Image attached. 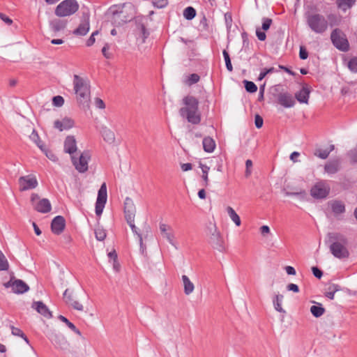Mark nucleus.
I'll return each instance as SVG.
<instances>
[{
  "mask_svg": "<svg viewBox=\"0 0 357 357\" xmlns=\"http://www.w3.org/2000/svg\"><path fill=\"white\" fill-rule=\"evenodd\" d=\"M271 24H272L271 19L266 18V17L263 18L262 19V26H261L262 29L264 31H267L270 28Z\"/></svg>",
  "mask_w": 357,
  "mask_h": 357,
  "instance_id": "603ef678",
  "label": "nucleus"
},
{
  "mask_svg": "<svg viewBox=\"0 0 357 357\" xmlns=\"http://www.w3.org/2000/svg\"><path fill=\"white\" fill-rule=\"evenodd\" d=\"M167 0H153V4L155 7L162 8L167 6Z\"/></svg>",
  "mask_w": 357,
  "mask_h": 357,
  "instance_id": "8fccbe9b",
  "label": "nucleus"
},
{
  "mask_svg": "<svg viewBox=\"0 0 357 357\" xmlns=\"http://www.w3.org/2000/svg\"><path fill=\"white\" fill-rule=\"evenodd\" d=\"M134 221L135 220H132V223H128V224L130 227L132 232L137 235V236L139 237V241L140 243L142 244V235L138 233L137 228L135 227Z\"/></svg>",
  "mask_w": 357,
  "mask_h": 357,
  "instance_id": "864d4df0",
  "label": "nucleus"
},
{
  "mask_svg": "<svg viewBox=\"0 0 357 357\" xmlns=\"http://www.w3.org/2000/svg\"><path fill=\"white\" fill-rule=\"evenodd\" d=\"M107 193L106 183H103L98 192V197L96 202V214L100 216L102 213L105 204L107 202Z\"/></svg>",
  "mask_w": 357,
  "mask_h": 357,
  "instance_id": "f8f14e48",
  "label": "nucleus"
},
{
  "mask_svg": "<svg viewBox=\"0 0 357 357\" xmlns=\"http://www.w3.org/2000/svg\"><path fill=\"white\" fill-rule=\"evenodd\" d=\"M204 150L207 153H212L215 148V142L210 137H204L202 142Z\"/></svg>",
  "mask_w": 357,
  "mask_h": 357,
  "instance_id": "c85d7f7f",
  "label": "nucleus"
},
{
  "mask_svg": "<svg viewBox=\"0 0 357 357\" xmlns=\"http://www.w3.org/2000/svg\"><path fill=\"white\" fill-rule=\"evenodd\" d=\"M75 126L74 120L68 116L63 117L60 119H56L54 122V128L59 131L69 130Z\"/></svg>",
  "mask_w": 357,
  "mask_h": 357,
  "instance_id": "dca6fc26",
  "label": "nucleus"
},
{
  "mask_svg": "<svg viewBox=\"0 0 357 357\" xmlns=\"http://www.w3.org/2000/svg\"><path fill=\"white\" fill-rule=\"evenodd\" d=\"M8 268V261L3 253L0 250V271H7Z\"/></svg>",
  "mask_w": 357,
  "mask_h": 357,
  "instance_id": "4c0bfd02",
  "label": "nucleus"
},
{
  "mask_svg": "<svg viewBox=\"0 0 357 357\" xmlns=\"http://www.w3.org/2000/svg\"><path fill=\"white\" fill-rule=\"evenodd\" d=\"M46 155V156L52 161H56L57 160L56 156L52 152L47 151L45 146H43V150H42Z\"/></svg>",
  "mask_w": 357,
  "mask_h": 357,
  "instance_id": "5fc2aeb1",
  "label": "nucleus"
},
{
  "mask_svg": "<svg viewBox=\"0 0 357 357\" xmlns=\"http://www.w3.org/2000/svg\"><path fill=\"white\" fill-rule=\"evenodd\" d=\"M312 273L317 278H321L322 277V272L320 271L317 267H312Z\"/></svg>",
  "mask_w": 357,
  "mask_h": 357,
  "instance_id": "338daca9",
  "label": "nucleus"
},
{
  "mask_svg": "<svg viewBox=\"0 0 357 357\" xmlns=\"http://www.w3.org/2000/svg\"><path fill=\"white\" fill-rule=\"evenodd\" d=\"M0 19L8 25L13 23V20L2 13H0Z\"/></svg>",
  "mask_w": 357,
  "mask_h": 357,
  "instance_id": "680f3d73",
  "label": "nucleus"
},
{
  "mask_svg": "<svg viewBox=\"0 0 357 357\" xmlns=\"http://www.w3.org/2000/svg\"><path fill=\"white\" fill-rule=\"evenodd\" d=\"M325 170L328 174H334L338 170V164L336 162H333L327 164L325 166Z\"/></svg>",
  "mask_w": 357,
  "mask_h": 357,
  "instance_id": "a19ab883",
  "label": "nucleus"
},
{
  "mask_svg": "<svg viewBox=\"0 0 357 357\" xmlns=\"http://www.w3.org/2000/svg\"><path fill=\"white\" fill-rule=\"evenodd\" d=\"M181 281L185 295L189 296L192 294L195 291V286L189 277L186 275H183L181 276Z\"/></svg>",
  "mask_w": 357,
  "mask_h": 357,
  "instance_id": "4be33fe9",
  "label": "nucleus"
},
{
  "mask_svg": "<svg viewBox=\"0 0 357 357\" xmlns=\"http://www.w3.org/2000/svg\"><path fill=\"white\" fill-rule=\"evenodd\" d=\"M50 26L52 31L59 32L66 28V22L61 20L55 19L50 22Z\"/></svg>",
  "mask_w": 357,
  "mask_h": 357,
  "instance_id": "cd10ccee",
  "label": "nucleus"
},
{
  "mask_svg": "<svg viewBox=\"0 0 357 357\" xmlns=\"http://www.w3.org/2000/svg\"><path fill=\"white\" fill-rule=\"evenodd\" d=\"M185 107L181 108L180 114L186 117L188 122L198 124L201 121L200 114L198 111V100L193 96H186L183 100Z\"/></svg>",
  "mask_w": 357,
  "mask_h": 357,
  "instance_id": "f03ea898",
  "label": "nucleus"
},
{
  "mask_svg": "<svg viewBox=\"0 0 357 357\" xmlns=\"http://www.w3.org/2000/svg\"><path fill=\"white\" fill-rule=\"evenodd\" d=\"M356 0H337V5L339 9L345 12L349 10L355 3Z\"/></svg>",
  "mask_w": 357,
  "mask_h": 357,
  "instance_id": "2f4dec72",
  "label": "nucleus"
},
{
  "mask_svg": "<svg viewBox=\"0 0 357 357\" xmlns=\"http://www.w3.org/2000/svg\"><path fill=\"white\" fill-rule=\"evenodd\" d=\"M276 71L277 70L273 67L261 70L258 77V81H261L268 74L273 73Z\"/></svg>",
  "mask_w": 357,
  "mask_h": 357,
  "instance_id": "a18cd8bd",
  "label": "nucleus"
},
{
  "mask_svg": "<svg viewBox=\"0 0 357 357\" xmlns=\"http://www.w3.org/2000/svg\"><path fill=\"white\" fill-rule=\"evenodd\" d=\"M316 155L320 158L326 159L329 155V151L327 150L319 151Z\"/></svg>",
  "mask_w": 357,
  "mask_h": 357,
  "instance_id": "052dcab7",
  "label": "nucleus"
},
{
  "mask_svg": "<svg viewBox=\"0 0 357 357\" xmlns=\"http://www.w3.org/2000/svg\"><path fill=\"white\" fill-rule=\"evenodd\" d=\"M263 119L258 114H257L255 116V126L257 128H260L262 127L263 126Z\"/></svg>",
  "mask_w": 357,
  "mask_h": 357,
  "instance_id": "6e6d98bb",
  "label": "nucleus"
},
{
  "mask_svg": "<svg viewBox=\"0 0 357 357\" xmlns=\"http://www.w3.org/2000/svg\"><path fill=\"white\" fill-rule=\"evenodd\" d=\"M58 318L59 320L64 322L69 327V328H70L75 333L81 335L80 331L76 328V326L73 323L69 321V320L66 317H65L63 315H59Z\"/></svg>",
  "mask_w": 357,
  "mask_h": 357,
  "instance_id": "e433bc0d",
  "label": "nucleus"
},
{
  "mask_svg": "<svg viewBox=\"0 0 357 357\" xmlns=\"http://www.w3.org/2000/svg\"><path fill=\"white\" fill-rule=\"evenodd\" d=\"M100 134L105 142L112 144L115 142V134L112 130L105 126H102L100 129Z\"/></svg>",
  "mask_w": 357,
  "mask_h": 357,
  "instance_id": "5701e85b",
  "label": "nucleus"
},
{
  "mask_svg": "<svg viewBox=\"0 0 357 357\" xmlns=\"http://www.w3.org/2000/svg\"><path fill=\"white\" fill-rule=\"evenodd\" d=\"M30 139L33 142L40 150H43V144L40 140L39 136L35 130H33L31 135H29Z\"/></svg>",
  "mask_w": 357,
  "mask_h": 357,
  "instance_id": "c9c22d12",
  "label": "nucleus"
},
{
  "mask_svg": "<svg viewBox=\"0 0 357 357\" xmlns=\"http://www.w3.org/2000/svg\"><path fill=\"white\" fill-rule=\"evenodd\" d=\"M279 103L284 107H292L295 105V100L289 93H281L278 98Z\"/></svg>",
  "mask_w": 357,
  "mask_h": 357,
  "instance_id": "412c9836",
  "label": "nucleus"
},
{
  "mask_svg": "<svg viewBox=\"0 0 357 357\" xmlns=\"http://www.w3.org/2000/svg\"><path fill=\"white\" fill-rule=\"evenodd\" d=\"M79 7L76 0H63L57 5L54 13L59 17L70 16L78 10Z\"/></svg>",
  "mask_w": 357,
  "mask_h": 357,
  "instance_id": "39448f33",
  "label": "nucleus"
},
{
  "mask_svg": "<svg viewBox=\"0 0 357 357\" xmlns=\"http://www.w3.org/2000/svg\"><path fill=\"white\" fill-rule=\"evenodd\" d=\"M95 105L98 109H104L105 107L103 100L98 98L95 99Z\"/></svg>",
  "mask_w": 357,
  "mask_h": 357,
  "instance_id": "bf43d9fd",
  "label": "nucleus"
},
{
  "mask_svg": "<svg viewBox=\"0 0 357 357\" xmlns=\"http://www.w3.org/2000/svg\"><path fill=\"white\" fill-rule=\"evenodd\" d=\"M305 18L309 29L317 34H323L328 29L326 18L320 13L307 11L305 13Z\"/></svg>",
  "mask_w": 357,
  "mask_h": 357,
  "instance_id": "20e7f679",
  "label": "nucleus"
},
{
  "mask_svg": "<svg viewBox=\"0 0 357 357\" xmlns=\"http://www.w3.org/2000/svg\"><path fill=\"white\" fill-rule=\"evenodd\" d=\"M95 235L98 241H103L106 237V232L102 228L97 227L95 229Z\"/></svg>",
  "mask_w": 357,
  "mask_h": 357,
  "instance_id": "37998d69",
  "label": "nucleus"
},
{
  "mask_svg": "<svg viewBox=\"0 0 357 357\" xmlns=\"http://www.w3.org/2000/svg\"><path fill=\"white\" fill-rule=\"evenodd\" d=\"M259 230H260L261 235H263L264 236H266L267 234H270V231H271L269 227L267 225L261 226L260 227Z\"/></svg>",
  "mask_w": 357,
  "mask_h": 357,
  "instance_id": "e2e57ef3",
  "label": "nucleus"
},
{
  "mask_svg": "<svg viewBox=\"0 0 357 357\" xmlns=\"http://www.w3.org/2000/svg\"><path fill=\"white\" fill-rule=\"evenodd\" d=\"M65 302L78 311H83V305L77 300L75 299L71 294H68V290L66 289L63 293Z\"/></svg>",
  "mask_w": 357,
  "mask_h": 357,
  "instance_id": "aec40b11",
  "label": "nucleus"
},
{
  "mask_svg": "<svg viewBox=\"0 0 357 357\" xmlns=\"http://www.w3.org/2000/svg\"><path fill=\"white\" fill-rule=\"evenodd\" d=\"M310 312L314 317H320L324 314L325 309L322 307L321 304L319 303L317 305L311 306Z\"/></svg>",
  "mask_w": 357,
  "mask_h": 357,
  "instance_id": "72a5a7b5",
  "label": "nucleus"
},
{
  "mask_svg": "<svg viewBox=\"0 0 357 357\" xmlns=\"http://www.w3.org/2000/svg\"><path fill=\"white\" fill-rule=\"evenodd\" d=\"M135 212L133 201L130 198L126 197L124 201V213L128 223H132V221L135 220Z\"/></svg>",
  "mask_w": 357,
  "mask_h": 357,
  "instance_id": "2eb2a0df",
  "label": "nucleus"
},
{
  "mask_svg": "<svg viewBox=\"0 0 357 357\" xmlns=\"http://www.w3.org/2000/svg\"><path fill=\"white\" fill-rule=\"evenodd\" d=\"M310 91V89L307 85H305L301 91L296 93L295 97L300 103L307 104Z\"/></svg>",
  "mask_w": 357,
  "mask_h": 357,
  "instance_id": "b1692460",
  "label": "nucleus"
},
{
  "mask_svg": "<svg viewBox=\"0 0 357 357\" xmlns=\"http://www.w3.org/2000/svg\"><path fill=\"white\" fill-rule=\"evenodd\" d=\"M349 156L352 162H357V149L351 151L349 153Z\"/></svg>",
  "mask_w": 357,
  "mask_h": 357,
  "instance_id": "774afa93",
  "label": "nucleus"
},
{
  "mask_svg": "<svg viewBox=\"0 0 357 357\" xmlns=\"http://www.w3.org/2000/svg\"><path fill=\"white\" fill-rule=\"evenodd\" d=\"M73 84L78 102L88 106L91 94L90 83L89 79L86 77L74 75Z\"/></svg>",
  "mask_w": 357,
  "mask_h": 357,
  "instance_id": "f257e3e1",
  "label": "nucleus"
},
{
  "mask_svg": "<svg viewBox=\"0 0 357 357\" xmlns=\"http://www.w3.org/2000/svg\"><path fill=\"white\" fill-rule=\"evenodd\" d=\"M66 221L61 215L56 216L51 224L52 231L55 234H60L65 228Z\"/></svg>",
  "mask_w": 357,
  "mask_h": 357,
  "instance_id": "a211bd4d",
  "label": "nucleus"
},
{
  "mask_svg": "<svg viewBox=\"0 0 357 357\" xmlns=\"http://www.w3.org/2000/svg\"><path fill=\"white\" fill-rule=\"evenodd\" d=\"M196 15V11L192 7H187L183 11V16L186 20H192Z\"/></svg>",
  "mask_w": 357,
  "mask_h": 357,
  "instance_id": "58836bf2",
  "label": "nucleus"
},
{
  "mask_svg": "<svg viewBox=\"0 0 357 357\" xmlns=\"http://www.w3.org/2000/svg\"><path fill=\"white\" fill-rule=\"evenodd\" d=\"M207 235L209 243L214 248L220 252L225 250L223 238L215 224H211L210 226L208 227Z\"/></svg>",
  "mask_w": 357,
  "mask_h": 357,
  "instance_id": "423d86ee",
  "label": "nucleus"
},
{
  "mask_svg": "<svg viewBox=\"0 0 357 357\" xmlns=\"http://www.w3.org/2000/svg\"><path fill=\"white\" fill-rule=\"evenodd\" d=\"M98 33H99L98 31H96L92 33V34L91 35V36L89 37V38L87 40V41L86 43V46L91 47L95 43V42H96L95 36H97Z\"/></svg>",
  "mask_w": 357,
  "mask_h": 357,
  "instance_id": "3c124183",
  "label": "nucleus"
},
{
  "mask_svg": "<svg viewBox=\"0 0 357 357\" xmlns=\"http://www.w3.org/2000/svg\"><path fill=\"white\" fill-rule=\"evenodd\" d=\"M199 167L201 168L202 172V178L204 181L203 186L207 187L209 185L208 172L210 170V167L202 163L199 164Z\"/></svg>",
  "mask_w": 357,
  "mask_h": 357,
  "instance_id": "473e14b6",
  "label": "nucleus"
},
{
  "mask_svg": "<svg viewBox=\"0 0 357 357\" xmlns=\"http://www.w3.org/2000/svg\"><path fill=\"white\" fill-rule=\"evenodd\" d=\"M10 328H11V333L13 335L22 337L26 342V344H29V339L27 338V337L25 335V334L23 333V331L21 329L16 328L15 326H10Z\"/></svg>",
  "mask_w": 357,
  "mask_h": 357,
  "instance_id": "f704fd0d",
  "label": "nucleus"
},
{
  "mask_svg": "<svg viewBox=\"0 0 357 357\" xmlns=\"http://www.w3.org/2000/svg\"><path fill=\"white\" fill-rule=\"evenodd\" d=\"M31 202L33 208L39 213H47L52 209V205L49 199H41L37 194L31 195Z\"/></svg>",
  "mask_w": 357,
  "mask_h": 357,
  "instance_id": "6e6552de",
  "label": "nucleus"
},
{
  "mask_svg": "<svg viewBox=\"0 0 357 357\" xmlns=\"http://www.w3.org/2000/svg\"><path fill=\"white\" fill-rule=\"evenodd\" d=\"M226 211L231 221L236 226L239 227L241 225V218L234 209L231 206H227Z\"/></svg>",
  "mask_w": 357,
  "mask_h": 357,
  "instance_id": "7c9ffc66",
  "label": "nucleus"
},
{
  "mask_svg": "<svg viewBox=\"0 0 357 357\" xmlns=\"http://www.w3.org/2000/svg\"><path fill=\"white\" fill-rule=\"evenodd\" d=\"M329 205L335 215H340L345 211L344 204L340 201H333L329 203Z\"/></svg>",
  "mask_w": 357,
  "mask_h": 357,
  "instance_id": "bb28decb",
  "label": "nucleus"
},
{
  "mask_svg": "<svg viewBox=\"0 0 357 357\" xmlns=\"http://www.w3.org/2000/svg\"><path fill=\"white\" fill-rule=\"evenodd\" d=\"M50 340L56 348L61 350L66 349L68 345V341L65 337L60 334H52L50 337Z\"/></svg>",
  "mask_w": 357,
  "mask_h": 357,
  "instance_id": "f3484780",
  "label": "nucleus"
},
{
  "mask_svg": "<svg viewBox=\"0 0 357 357\" xmlns=\"http://www.w3.org/2000/svg\"><path fill=\"white\" fill-rule=\"evenodd\" d=\"M18 183L20 191L35 189L38 185L36 176L33 174L20 176L18 179Z\"/></svg>",
  "mask_w": 357,
  "mask_h": 357,
  "instance_id": "ddd939ff",
  "label": "nucleus"
},
{
  "mask_svg": "<svg viewBox=\"0 0 357 357\" xmlns=\"http://www.w3.org/2000/svg\"><path fill=\"white\" fill-rule=\"evenodd\" d=\"M222 54H223V56H224V59H225V61L227 69L229 72H231L233 70V67H232V65H231V60H230V57H229V53L227 52V50H225L222 52Z\"/></svg>",
  "mask_w": 357,
  "mask_h": 357,
  "instance_id": "c03bdc74",
  "label": "nucleus"
},
{
  "mask_svg": "<svg viewBox=\"0 0 357 357\" xmlns=\"http://www.w3.org/2000/svg\"><path fill=\"white\" fill-rule=\"evenodd\" d=\"M5 287L11 288L15 294H24L29 289V286L22 280L11 278L8 282L4 284Z\"/></svg>",
  "mask_w": 357,
  "mask_h": 357,
  "instance_id": "4468645a",
  "label": "nucleus"
},
{
  "mask_svg": "<svg viewBox=\"0 0 357 357\" xmlns=\"http://www.w3.org/2000/svg\"><path fill=\"white\" fill-rule=\"evenodd\" d=\"M90 24L89 17H85L83 21L80 23L79 26L74 30L73 33L77 36H85L89 31Z\"/></svg>",
  "mask_w": 357,
  "mask_h": 357,
  "instance_id": "393cba45",
  "label": "nucleus"
},
{
  "mask_svg": "<svg viewBox=\"0 0 357 357\" xmlns=\"http://www.w3.org/2000/svg\"><path fill=\"white\" fill-rule=\"evenodd\" d=\"M32 307L35 309L38 313L42 314L46 318H51L52 313L48 307L41 301L34 302L32 304Z\"/></svg>",
  "mask_w": 357,
  "mask_h": 357,
  "instance_id": "a878e982",
  "label": "nucleus"
},
{
  "mask_svg": "<svg viewBox=\"0 0 357 357\" xmlns=\"http://www.w3.org/2000/svg\"><path fill=\"white\" fill-rule=\"evenodd\" d=\"M299 56L301 59H306L308 56L307 52L303 47H300Z\"/></svg>",
  "mask_w": 357,
  "mask_h": 357,
  "instance_id": "69168bd1",
  "label": "nucleus"
},
{
  "mask_svg": "<svg viewBox=\"0 0 357 357\" xmlns=\"http://www.w3.org/2000/svg\"><path fill=\"white\" fill-rule=\"evenodd\" d=\"M256 35L259 40L264 41L266 40V33L263 31H261L259 29L256 30Z\"/></svg>",
  "mask_w": 357,
  "mask_h": 357,
  "instance_id": "0e129e2a",
  "label": "nucleus"
},
{
  "mask_svg": "<svg viewBox=\"0 0 357 357\" xmlns=\"http://www.w3.org/2000/svg\"><path fill=\"white\" fill-rule=\"evenodd\" d=\"M159 230L162 237L165 238L172 247L177 250L178 244L172 226L167 223L160 222L159 223Z\"/></svg>",
  "mask_w": 357,
  "mask_h": 357,
  "instance_id": "1a4fd4ad",
  "label": "nucleus"
},
{
  "mask_svg": "<svg viewBox=\"0 0 357 357\" xmlns=\"http://www.w3.org/2000/svg\"><path fill=\"white\" fill-rule=\"evenodd\" d=\"M348 68L353 73H357V57H354L348 62Z\"/></svg>",
  "mask_w": 357,
  "mask_h": 357,
  "instance_id": "de8ad7c7",
  "label": "nucleus"
},
{
  "mask_svg": "<svg viewBox=\"0 0 357 357\" xmlns=\"http://www.w3.org/2000/svg\"><path fill=\"white\" fill-rule=\"evenodd\" d=\"M199 80V76L197 74L193 73V74L190 75L188 77V79H186L185 83L188 85L190 86V85H192V84L198 82Z\"/></svg>",
  "mask_w": 357,
  "mask_h": 357,
  "instance_id": "49530a36",
  "label": "nucleus"
},
{
  "mask_svg": "<svg viewBox=\"0 0 357 357\" xmlns=\"http://www.w3.org/2000/svg\"><path fill=\"white\" fill-rule=\"evenodd\" d=\"M52 102L56 107H61L64 104V99L61 96H56L53 98Z\"/></svg>",
  "mask_w": 357,
  "mask_h": 357,
  "instance_id": "09e8293b",
  "label": "nucleus"
},
{
  "mask_svg": "<svg viewBox=\"0 0 357 357\" xmlns=\"http://www.w3.org/2000/svg\"><path fill=\"white\" fill-rule=\"evenodd\" d=\"M283 296L282 294H277L273 299V304L274 309L281 313H286L285 310L282 308V304L283 301Z\"/></svg>",
  "mask_w": 357,
  "mask_h": 357,
  "instance_id": "c756f323",
  "label": "nucleus"
},
{
  "mask_svg": "<svg viewBox=\"0 0 357 357\" xmlns=\"http://www.w3.org/2000/svg\"><path fill=\"white\" fill-rule=\"evenodd\" d=\"M330 191L329 185L325 181L316 183L310 190V195L314 199H324Z\"/></svg>",
  "mask_w": 357,
  "mask_h": 357,
  "instance_id": "9b49d317",
  "label": "nucleus"
},
{
  "mask_svg": "<svg viewBox=\"0 0 357 357\" xmlns=\"http://www.w3.org/2000/svg\"><path fill=\"white\" fill-rule=\"evenodd\" d=\"M244 84L245 88L248 92L255 93L257 91V86L254 82L245 80Z\"/></svg>",
  "mask_w": 357,
  "mask_h": 357,
  "instance_id": "79ce46f5",
  "label": "nucleus"
},
{
  "mask_svg": "<svg viewBox=\"0 0 357 357\" xmlns=\"http://www.w3.org/2000/svg\"><path fill=\"white\" fill-rule=\"evenodd\" d=\"M331 38L334 46L338 50L346 52L349 50V45L345 34L340 29H335L331 35Z\"/></svg>",
  "mask_w": 357,
  "mask_h": 357,
  "instance_id": "0eeeda50",
  "label": "nucleus"
},
{
  "mask_svg": "<svg viewBox=\"0 0 357 357\" xmlns=\"http://www.w3.org/2000/svg\"><path fill=\"white\" fill-rule=\"evenodd\" d=\"M246 170L245 176L248 177L251 174L250 168L252 167V162L250 160H247L245 162Z\"/></svg>",
  "mask_w": 357,
  "mask_h": 357,
  "instance_id": "4d7b16f0",
  "label": "nucleus"
},
{
  "mask_svg": "<svg viewBox=\"0 0 357 357\" xmlns=\"http://www.w3.org/2000/svg\"><path fill=\"white\" fill-rule=\"evenodd\" d=\"M111 45L109 43H105L102 48V54L107 59H110L113 57V54L110 51Z\"/></svg>",
  "mask_w": 357,
  "mask_h": 357,
  "instance_id": "ea45409f",
  "label": "nucleus"
},
{
  "mask_svg": "<svg viewBox=\"0 0 357 357\" xmlns=\"http://www.w3.org/2000/svg\"><path fill=\"white\" fill-rule=\"evenodd\" d=\"M287 289L288 291H293L295 293H298L299 291L298 286L297 284H293V283L289 284L287 286Z\"/></svg>",
  "mask_w": 357,
  "mask_h": 357,
  "instance_id": "13d9d810",
  "label": "nucleus"
},
{
  "mask_svg": "<svg viewBox=\"0 0 357 357\" xmlns=\"http://www.w3.org/2000/svg\"><path fill=\"white\" fill-rule=\"evenodd\" d=\"M91 155L88 151H84L79 158L74 155L71 156V160L75 169L80 173H84L88 170V163L90 160Z\"/></svg>",
  "mask_w": 357,
  "mask_h": 357,
  "instance_id": "9d476101",
  "label": "nucleus"
},
{
  "mask_svg": "<svg viewBox=\"0 0 357 357\" xmlns=\"http://www.w3.org/2000/svg\"><path fill=\"white\" fill-rule=\"evenodd\" d=\"M328 238L331 241L330 250L333 255L338 259L348 258L349 252L347 248V238L337 233L328 234Z\"/></svg>",
  "mask_w": 357,
  "mask_h": 357,
  "instance_id": "7ed1b4c3",
  "label": "nucleus"
},
{
  "mask_svg": "<svg viewBox=\"0 0 357 357\" xmlns=\"http://www.w3.org/2000/svg\"><path fill=\"white\" fill-rule=\"evenodd\" d=\"M77 142L74 136L68 135L64 141V151L66 153L73 155L77 151Z\"/></svg>",
  "mask_w": 357,
  "mask_h": 357,
  "instance_id": "6ab92c4d",
  "label": "nucleus"
}]
</instances>
